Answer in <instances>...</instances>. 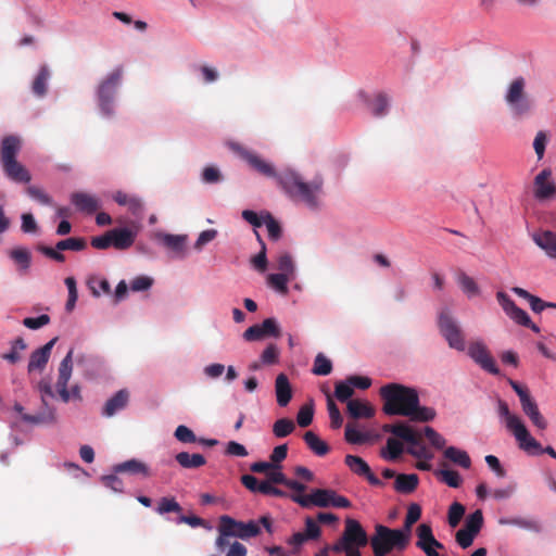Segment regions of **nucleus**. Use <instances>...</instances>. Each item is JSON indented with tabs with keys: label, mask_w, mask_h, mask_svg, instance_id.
<instances>
[{
	"label": "nucleus",
	"mask_w": 556,
	"mask_h": 556,
	"mask_svg": "<svg viewBox=\"0 0 556 556\" xmlns=\"http://www.w3.org/2000/svg\"><path fill=\"white\" fill-rule=\"evenodd\" d=\"M382 410L389 416H405L413 421L427 422L435 417L431 407L419 405V395L414 388L400 383H388L380 388Z\"/></svg>",
	"instance_id": "obj_1"
},
{
	"label": "nucleus",
	"mask_w": 556,
	"mask_h": 556,
	"mask_svg": "<svg viewBox=\"0 0 556 556\" xmlns=\"http://www.w3.org/2000/svg\"><path fill=\"white\" fill-rule=\"evenodd\" d=\"M278 186L292 201L316 208L323 193L324 179L315 176L311 181H305L295 170L285 169L279 174Z\"/></svg>",
	"instance_id": "obj_2"
},
{
	"label": "nucleus",
	"mask_w": 556,
	"mask_h": 556,
	"mask_svg": "<svg viewBox=\"0 0 556 556\" xmlns=\"http://www.w3.org/2000/svg\"><path fill=\"white\" fill-rule=\"evenodd\" d=\"M217 531L218 536L216 538L215 546L218 552L223 553L229 545V538L249 540L257 536L261 533V528L254 520L243 522L228 515H223L218 519Z\"/></svg>",
	"instance_id": "obj_3"
},
{
	"label": "nucleus",
	"mask_w": 556,
	"mask_h": 556,
	"mask_svg": "<svg viewBox=\"0 0 556 556\" xmlns=\"http://www.w3.org/2000/svg\"><path fill=\"white\" fill-rule=\"evenodd\" d=\"M405 534L397 529L383 525L375 526V534L370 538V546L375 556H387L392 551L402 552L409 545Z\"/></svg>",
	"instance_id": "obj_4"
},
{
	"label": "nucleus",
	"mask_w": 556,
	"mask_h": 556,
	"mask_svg": "<svg viewBox=\"0 0 556 556\" xmlns=\"http://www.w3.org/2000/svg\"><path fill=\"white\" fill-rule=\"evenodd\" d=\"M527 83L521 76L513 79L505 93V102L514 117L530 115L534 108L533 99L526 91Z\"/></svg>",
	"instance_id": "obj_5"
},
{
	"label": "nucleus",
	"mask_w": 556,
	"mask_h": 556,
	"mask_svg": "<svg viewBox=\"0 0 556 556\" xmlns=\"http://www.w3.org/2000/svg\"><path fill=\"white\" fill-rule=\"evenodd\" d=\"M383 432L392 433L401 440L407 442L410 446L407 448V453L418 459L430 460L432 454L421 442V434L415 431L412 427L405 422L397 424H386L382 426Z\"/></svg>",
	"instance_id": "obj_6"
},
{
	"label": "nucleus",
	"mask_w": 556,
	"mask_h": 556,
	"mask_svg": "<svg viewBox=\"0 0 556 556\" xmlns=\"http://www.w3.org/2000/svg\"><path fill=\"white\" fill-rule=\"evenodd\" d=\"M37 390L40 393L42 409L35 415L24 413V407L16 403L14 405V410L21 414L22 419L27 424L33 425H41V424H51L55 421V410L53 407H50L47 403V397H54L55 394L53 392L52 386L50 381L46 379H41L37 384Z\"/></svg>",
	"instance_id": "obj_7"
},
{
	"label": "nucleus",
	"mask_w": 556,
	"mask_h": 556,
	"mask_svg": "<svg viewBox=\"0 0 556 556\" xmlns=\"http://www.w3.org/2000/svg\"><path fill=\"white\" fill-rule=\"evenodd\" d=\"M229 148L255 173L266 178H273L278 182L279 174L274 164L262 157L256 152L242 147L240 143L230 142Z\"/></svg>",
	"instance_id": "obj_8"
},
{
	"label": "nucleus",
	"mask_w": 556,
	"mask_h": 556,
	"mask_svg": "<svg viewBox=\"0 0 556 556\" xmlns=\"http://www.w3.org/2000/svg\"><path fill=\"white\" fill-rule=\"evenodd\" d=\"M123 68L116 67L113 70L98 87L99 106L104 115L113 114V100L117 88L122 81Z\"/></svg>",
	"instance_id": "obj_9"
},
{
	"label": "nucleus",
	"mask_w": 556,
	"mask_h": 556,
	"mask_svg": "<svg viewBox=\"0 0 556 556\" xmlns=\"http://www.w3.org/2000/svg\"><path fill=\"white\" fill-rule=\"evenodd\" d=\"M508 383L519 397L522 412L529 417L532 424L541 430L546 429L547 421L539 410L535 400L531 396L527 387L519 382L508 379Z\"/></svg>",
	"instance_id": "obj_10"
},
{
	"label": "nucleus",
	"mask_w": 556,
	"mask_h": 556,
	"mask_svg": "<svg viewBox=\"0 0 556 556\" xmlns=\"http://www.w3.org/2000/svg\"><path fill=\"white\" fill-rule=\"evenodd\" d=\"M438 326L441 334L447 341V344L451 349L460 352L465 351L466 343L463 330L448 312L443 311L440 313Z\"/></svg>",
	"instance_id": "obj_11"
},
{
	"label": "nucleus",
	"mask_w": 556,
	"mask_h": 556,
	"mask_svg": "<svg viewBox=\"0 0 556 556\" xmlns=\"http://www.w3.org/2000/svg\"><path fill=\"white\" fill-rule=\"evenodd\" d=\"M73 350H70L66 356L62 359L59 366V375L56 381V390L62 400V402H70L71 397L80 400V390L78 386L72 387L71 390L67 389V383L72 377L73 371Z\"/></svg>",
	"instance_id": "obj_12"
},
{
	"label": "nucleus",
	"mask_w": 556,
	"mask_h": 556,
	"mask_svg": "<svg viewBox=\"0 0 556 556\" xmlns=\"http://www.w3.org/2000/svg\"><path fill=\"white\" fill-rule=\"evenodd\" d=\"M467 354L483 370L495 376L500 374V369L496 366L494 357L491 355L488 346L482 341L477 340L470 342L468 345Z\"/></svg>",
	"instance_id": "obj_13"
},
{
	"label": "nucleus",
	"mask_w": 556,
	"mask_h": 556,
	"mask_svg": "<svg viewBox=\"0 0 556 556\" xmlns=\"http://www.w3.org/2000/svg\"><path fill=\"white\" fill-rule=\"evenodd\" d=\"M552 176V169L544 168L534 177L533 197L539 202H546L556 198V184Z\"/></svg>",
	"instance_id": "obj_14"
},
{
	"label": "nucleus",
	"mask_w": 556,
	"mask_h": 556,
	"mask_svg": "<svg viewBox=\"0 0 556 556\" xmlns=\"http://www.w3.org/2000/svg\"><path fill=\"white\" fill-rule=\"evenodd\" d=\"M332 494L333 490L330 489H314L311 494L307 495L298 492L292 493L290 494V498L303 508H309L312 506L330 507Z\"/></svg>",
	"instance_id": "obj_15"
},
{
	"label": "nucleus",
	"mask_w": 556,
	"mask_h": 556,
	"mask_svg": "<svg viewBox=\"0 0 556 556\" xmlns=\"http://www.w3.org/2000/svg\"><path fill=\"white\" fill-rule=\"evenodd\" d=\"M416 546L427 556H440L437 549H443L444 545L434 538L430 525L420 523L416 529Z\"/></svg>",
	"instance_id": "obj_16"
},
{
	"label": "nucleus",
	"mask_w": 556,
	"mask_h": 556,
	"mask_svg": "<svg viewBox=\"0 0 556 556\" xmlns=\"http://www.w3.org/2000/svg\"><path fill=\"white\" fill-rule=\"evenodd\" d=\"M342 536L350 546L364 547L368 542L370 543V540H368V535L362 525L352 518H348L345 520V528Z\"/></svg>",
	"instance_id": "obj_17"
},
{
	"label": "nucleus",
	"mask_w": 556,
	"mask_h": 556,
	"mask_svg": "<svg viewBox=\"0 0 556 556\" xmlns=\"http://www.w3.org/2000/svg\"><path fill=\"white\" fill-rule=\"evenodd\" d=\"M345 465L352 472L357 476L366 478V480L374 486H382L383 482L377 478L371 471L369 465L359 456L346 455L344 458Z\"/></svg>",
	"instance_id": "obj_18"
},
{
	"label": "nucleus",
	"mask_w": 556,
	"mask_h": 556,
	"mask_svg": "<svg viewBox=\"0 0 556 556\" xmlns=\"http://www.w3.org/2000/svg\"><path fill=\"white\" fill-rule=\"evenodd\" d=\"M58 341V338L51 339L49 342H47L43 346L35 350L29 357V363L27 366L28 372L33 371H39L41 372L50 358L51 351Z\"/></svg>",
	"instance_id": "obj_19"
},
{
	"label": "nucleus",
	"mask_w": 556,
	"mask_h": 556,
	"mask_svg": "<svg viewBox=\"0 0 556 556\" xmlns=\"http://www.w3.org/2000/svg\"><path fill=\"white\" fill-rule=\"evenodd\" d=\"M513 434L518 441L519 447L529 455L543 454L542 445L540 444L539 441L531 437L525 424H522L516 430H514Z\"/></svg>",
	"instance_id": "obj_20"
},
{
	"label": "nucleus",
	"mask_w": 556,
	"mask_h": 556,
	"mask_svg": "<svg viewBox=\"0 0 556 556\" xmlns=\"http://www.w3.org/2000/svg\"><path fill=\"white\" fill-rule=\"evenodd\" d=\"M266 480L271 484H283L288 489L292 490L294 493H304L306 490V485L292 479H288L286 475L281 471V465L274 464V467L269 469L266 475Z\"/></svg>",
	"instance_id": "obj_21"
},
{
	"label": "nucleus",
	"mask_w": 556,
	"mask_h": 556,
	"mask_svg": "<svg viewBox=\"0 0 556 556\" xmlns=\"http://www.w3.org/2000/svg\"><path fill=\"white\" fill-rule=\"evenodd\" d=\"M22 149V141L17 136L10 135L2 138L0 142L1 165L17 160Z\"/></svg>",
	"instance_id": "obj_22"
},
{
	"label": "nucleus",
	"mask_w": 556,
	"mask_h": 556,
	"mask_svg": "<svg viewBox=\"0 0 556 556\" xmlns=\"http://www.w3.org/2000/svg\"><path fill=\"white\" fill-rule=\"evenodd\" d=\"M71 202L79 212L86 214H93L101 206L100 200L96 195L80 191L71 194Z\"/></svg>",
	"instance_id": "obj_23"
},
{
	"label": "nucleus",
	"mask_w": 556,
	"mask_h": 556,
	"mask_svg": "<svg viewBox=\"0 0 556 556\" xmlns=\"http://www.w3.org/2000/svg\"><path fill=\"white\" fill-rule=\"evenodd\" d=\"M156 238L165 248L172 251L174 256H185L188 240L186 235L157 233Z\"/></svg>",
	"instance_id": "obj_24"
},
{
	"label": "nucleus",
	"mask_w": 556,
	"mask_h": 556,
	"mask_svg": "<svg viewBox=\"0 0 556 556\" xmlns=\"http://www.w3.org/2000/svg\"><path fill=\"white\" fill-rule=\"evenodd\" d=\"M129 401V392L126 389L117 391L112 397H110L102 409V415L105 417H112L117 412L125 408Z\"/></svg>",
	"instance_id": "obj_25"
},
{
	"label": "nucleus",
	"mask_w": 556,
	"mask_h": 556,
	"mask_svg": "<svg viewBox=\"0 0 556 556\" xmlns=\"http://www.w3.org/2000/svg\"><path fill=\"white\" fill-rule=\"evenodd\" d=\"M275 393L280 407H286L290 403L292 399V388L287 375L281 372L276 377Z\"/></svg>",
	"instance_id": "obj_26"
},
{
	"label": "nucleus",
	"mask_w": 556,
	"mask_h": 556,
	"mask_svg": "<svg viewBox=\"0 0 556 556\" xmlns=\"http://www.w3.org/2000/svg\"><path fill=\"white\" fill-rule=\"evenodd\" d=\"M112 235L113 247L117 250H126L130 248L137 237V231L129 228H114L110 230Z\"/></svg>",
	"instance_id": "obj_27"
},
{
	"label": "nucleus",
	"mask_w": 556,
	"mask_h": 556,
	"mask_svg": "<svg viewBox=\"0 0 556 556\" xmlns=\"http://www.w3.org/2000/svg\"><path fill=\"white\" fill-rule=\"evenodd\" d=\"M2 169L15 182H29L31 179L29 172L17 160L2 164Z\"/></svg>",
	"instance_id": "obj_28"
},
{
	"label": "nucleus",
	"mask_w": 556,
	"mask_h": 556,
	"mask_svg": "<svg viewBox=\"0 0 556 556\" xmlns=\"http://www.w3.org/2000/svg\"><path fill=\"white\" fill-rule=\"evenodd\" d=\"M533 241L545 251L548 256H556V231H541L533 235Z\"/></svg>",
	"instance_id": "obj_29"
},
{
	"label": "nucleus",
	"mask_w": 556,
	"mask_h": 556,
	"mask_svg": "<svg viewBox=\"0 0 556 556\" xmlns=\"http://www.w3.org/2000/svg\"><path fill=\"white\" fill-rule=\"evenodd\" d=\"M419 478L416 473H400L394 481V489L402 494H410L418 486Z\"/></svg>",
	"instance_id": "obj_30"
},
{
	"label": "nucleus",
	"mask_w": 556,
	"mask_h": 556,
	"mask_svg": "<svg viewBox=\"0 0 556 556\" xmlns=\"http://www.w3.org/2000/svg\"><path fill=\"white\" fill-rule=\"evenodd\" d=\"M346 407L349 415L355 419L371 418L375 415L374 407L361 400H350Z\"/></svg>",
	"instance_id": "obj_31"
},
{
	"label": "nucleus",
	"mask_w": 556,
	"mask_h": 556,
	"mask_svg": "<svg viewBox=\"0 0 556 556\" xmlns=\"http://www.w3.org/2000/svg\"><path fill=\"white\" fill-rule=\"evenodd\" d=\"M511 291L527 300L530 304V307L531 309L534 312V313H541L543 309H545L546 307H556V304L555 303H551V302H544L543 300H541L540 298L531 294L530 292H528L527 290L520 288V287H514L511 289Z\"/></svg>",
	"instance_id": "obj_32"
},
{
	"label": "nucleus",
	"mask_w": 556,
	"mask_h": 556,
	"mask_svg": "<svg viewBox=\"0 0 556 556\" xmlns=\"http://www.w3.org/2000/svg\"><path fill=\"white\" fill-rule=\"evenodd\" d=\"M176 462L186 469H195L206 464V459L201 454H189L188 452H180L175 456Z\"/></svg>",
	"instance_id": "obj_33"
},
{
	"label": "nucleus",
	"mask_w": 556,
	"mask_h": 556,
	"mask_svg": "<svg viewBox=\"0 0 556 556\" xmlns=\"http://www.w3.org/2000/svg\"><path fill=\"white\" fill-rule=\"evenodd\" d=\"M115 472H129V473H140L143 477H150V471L147 465L137 459H129L124 463L117 464L114 467Z\"/></svg>",
	"instance_id": "obj_34"
},
{
	"label": "nucleus",
	"mask_w": 556,
	"mask_h": 556,
	"mask_svg": "<svg viewBox=\"0 0 556 556\" xmlns=\"http://www.w3.org/2000/svg\"><path fill=\"white\" fill-rule=\"evenodd\" d=\"M421 517V508L418 504H410L403 523V527L399 529L402 534H405L408 542H410L412 528Z\"/></svg>",
	"instance_id": "obj_35"
},
{
	"label": "nucleus",
	"mask_w": 556,
	"mask_h": 556,
	"mask_svg": "<svg viewBox=\"0 0 556 556\" xmlns=\"http://www.w3.org/2000/svg\"><path fill=\"white\" fill-rule=\"evenodd\" d=\"M303 439L308 448L316 455L325 456L329 452V445L323 441L315 432H305Z\"/></svg>",
	"instance_id": "obj_36"
},
{
	"label": "nucleus",
	"mask_w": 556,
	"mask_h": 556,
	"mask_svg": "<svg viewBox=\"0 0 556 556\" xmlns=\"http://www.w3.org/2000/svg\"><path fill=\"white\" fill-rule=\"evenodd\" d=\"M444 457L465 469H469L471 466L468 453L454 446L445 448Z\"/></svg>",
	"instance_id": "obj_37"
},
{
	"label": "nucleus",
	"mask_w": 556,
	"mask_h": 556,
	"mask_svg": "<svg viewBox=\"0 0 556 556\" xmlns=\"http://www.w3.org/2000/svg\"><path fill=\"white\" fill-rule=\"evenodd\" d=\"M457 283L462 291L469 298L480 294V288L477 282L464 271H459L456 276Z\"/></svg>",
	"instance_id": "obj_38"
},
{
	"label": "nucleus",
	"mask_w": 556,
	"mask_h": 556,
	"mask_svg": "<svg viewBox=\"0 0 556 556\" xmlns=\"http://www.w3.org/2000/svg\"><path fill=\"white\" fill-rule=\"evenodd\" d=\"M498 415L505 419L506 427L509 431L516 430L523 422L517 415L510 413L507 403L503 400L497 401Z\"/></svg>",
	"instance_id": "obj_39"
},
{
	"label": "nucleus",
	"mask_w": 556,
	"mask_h": 556,
	"mask_svg": "<svg viewBox=\"0 0 556 556\" xmlns=\"http://www.w3.org/2000/svg\"><path fill=\"white\" fill-rule=\"evenodd\" d=\"M50 77V72L46 65H42L36 76V78L33 81V92L38 96L42 97L47 92V81Z\"/></svg>",
	"instance_id": "obj_40"
},
{
	"label": "nucleus",
	"mask_w": 556,
	"mask_h": 556,
	"mask_svg": "<svg viewBox=\"0 0 556 556\" xmlns=\"http://www.w3.org/2000/svg\"><path fill=\"white\" fill-rule=\"evenodd\" d=\"M483 526V515L480 509L475 510L465 520L463 530L478 535Z\"/></svg>",
	"instance_id": "obj_41"
},
{
	"label": "nucleus",
	"mask_w": 556,
	"mask_h": 556,
	"mask_svg": "<svg viewBox=\"0 0 556 556\" xmlns=\"http://www.w3.org/2000/svg\"><path fill=\"white\" fill-rule=\"evenodd\" d=\"M277 268L280 270V274H286V276L293 278L295 273V265L290 253H279L277 256Z\"/></svg>",
	"instance_id": "obj_42"
},
{
	"label": "nucleus",
	"mask_w": 556,
	"mask_h": 556,
	"mask_svg": "<svg viewBox=\"0 0 556 556\" xmlns=\"http://www.w3.org/2000/svg\"><path fill=\"white\" fill-rule=\"evenodd\" d=\"M332 371V363L323 353L315 357L312 372L317 376H327Z\"/></svg>",
	"instance_id": "obj_43"
},
{
	"label": "nucleus",
	"mask_w": 556,
	"mask_h": 556,
	"mask_svg": "<svg viewBox=\"0 0 556 556\" xmlns=\"http://www.w3.org/2000/svg\"><path fill=\"white\" fill-rule=\"evenodd\" d=\"M156 513L159 515H165L168 513H177L180 514L182 511V508L180 504L175 500V497H162L157 507L155 508Z\"/></svg>",
	"instance_id": "obj_44"
},
{
	"label": "nucleus",
	"mask_w": 556,
	"mask_h": 556,
	"mask_svg": "<svg viewBox=\"0 0 556 556\" xmlns=\"http://www.w3.org/2000/svg\"><path fill=\"white\" fill-rule=\"evenodd\" d=\"M371 439L370 433L361 432L355 429L352 425L345 426V440L351 444H364Z\"/></svg>",
	"instance_id": "obj_45"
},
{
	"label": "nucleus",
	"mask_w": 556,
	"mask_h": 556,
	"mask_svg": "<svg viewBox=\"0 0 556 556\" xmlns=\"http://www.w3.org/2000/svg\"><path fill=\"white\" fill-rule=\"evenodd\" d=\"M255 233L258 242L261 243V251L251 258V263L256 270L264 273L267 269L268 264L266 256V245L261 236L257 232Z\"/></svg>",
	"instance_id": "obj_46"
},
{
	"label": "nucleus",
	"mask_w": 556,
	"mask_h": 556,
	"mask_svg": "<svg viewBox=\"0 0 556 556\" xmlns=\"http://www.w3.org/2000/svg\"><path fill=\"white\" fill-rule=\"evenodd\" d=\"M290 279L286 274L280 273L270 274L267 277L268 285L283 295L288 293V282Z\"/></svg>",
	"instance_id": "obj_47"
},
{
	"label": "nucleus",
	"mask_w": 556,
	"mask_h": 556,
	"mask_svg": "<svg viewBox=\"0 0 556 556\" xmlns=\"http://www.w3.org/2000/svg\"><path fill=\"white\" fill-rule=\"evenodd\" d=\"M295 429L294 422L289 418H280L273 426V432L277 438H285Z\"/></svg>",
	"instance_id": "obj_48"
},
{
	"label": "nucleus",
	"mask_w": 556,
	"mask_h": 556,
	"mask_svg": "<svg viewBox=\"0 0 556 556\" xmlns=\"http://www.w3.org/2000/svg\"><path fill=\"white\" fill-rule=\"evenodd\" d=\"M10 256L17 263L22 270H27L30 266V252L25 248L13 249L10 252Z\"/></svg>",
	"instance_id": "obj_49"
},
{
	"label": "nucleus",
	"mask_w": 556,
	"mask_h": 556,
	"mask_svg": "<svg viewBox=\"0 0 556 556\" xmlns=\"http://www.w3.org/2000/svg\"><path fill=\"white\" fill-rule=\"evenodd\" d=\"M87 247L86 240L84 238H67L64 240H61L56 243L55 248L59 251H81Z\"/></svg>",
	"instance_id": "obj_50"
},
{
	"label": "nucleus",
	"mask_w": 556,
	"mask_h": 556,
	"mask_svg": "<svg viewBox=\"0 0 556 556\" xmlns=\"http://www.w3.org/2000/svg\"><path fill=\"white\" fill-rule=\"evenodd\" d=\"M502 525L516 526L519 528H523L531 531H540V525L533 519L527 518H510V519H502L500 521Z\"/></svg>",
	"instance_id": "obj_51"
},
{
	"label": "nucleus",
	"mask_w": 556,
	"mask_h": 556,
	"mask_svg": "<svg viewBox=\"0 0 556 556\" xmlns=\"http://www.w3.org/2000/svg\"><path fill=\"white\" fill-rule=\"evenodd\" d=\"M402 453L403 444L393 438H389L387 440V452L382 451L381 456L383 458L396 459L402 455Z\"/></svg>",
	"instance_id": "obj_52"
},
{
	"label": "nucleus",
	"mask_w": 556,
	"mask_h": 556,
	"mask_svg": "<svg viewBox=\"0 0 556 556\" xmlns=\"http://www.w3.org/2000/svg\"><path fill=\"white\" fill-rule=\"evenodd\" d=\"M65 285L68 290V298L65 304V309L67 312H72L76 305L77 299H78V292H77V286L76 280L74 277H67L65 278Z\"/></svg>",
	"instance_id": "obj_53"
},
{
	"label": "nucleus",
	"mask_w": 556,
	"mask_h": 556,
	"mask_svg": "<svg viewBox=\"0 0 556 556\" xmlns=\"http://www.w3.org/2000/svg\"><path fill=\"white\" fill-rule=\"evenodd\" d=\"M464 515H465L464 505L458 502H454L448 508V514H447L448 525L452 528L457 527L459 525L462 518L464 517Z\"/></svg>",
	"instance_id": "obj_54"
},
{
	"label": "nucleus",
	"mask_w": 556,
	"mask_h": 556,
	"mask_svg": "<svg viewBox=\"0 0 556 556\" xmlns=\"http://www.w3.org/2000/svg\"><path fill=\"white\" fill-rule=\"evenodd\" d=\"M309 539L305 536L303 532L293 533L288 540L287 544L291 547L290 553L294 556H298L301 552L302 546L308 542Z\"/></svg>",
	"instance_id": "obj_55"
},
{
	"label": "nucleus",
	"mask_w": 556,
	"mask_h": 556,
	"mask_svg": "<svg viewBox=\"0 0 556 556\" xmlns=\"http://www.w3.org/2000/svg\"><path fill=\"white\" fill-rule=\"evenodd\" d=\"M314 417V408L312 404L303 405L296 415V422L300 427L305 428L308 427Z\"/></svg>",
	"instance_id": "obj_56"
},
{
	"label": "nucleus",
	"mask_w": 556,
	"mask_h": 556,
	"mask_svg": "<svg viewBox=\"0 0 556 556\" xmlns=\"http://www.w3.org/2000/svg\"><path fill=\"white\" fill-rule=\"evenodd\" d=\"M264 225L267 228L268 237L271 240H278L281 237V227L279 223L269 214L264 215Z\"/></svg>",
	"instance_id": "obj_57"
},
{
	"label": "nucleus",
	"mask_w": 556,
	"mask_h": 556,
	"mask_svg": "<svg viewBox=\"0 0 556 556\" xmlns=\"http://www.w3.org/2000/svg\"><path fill=\"white\" fill-rule=\"evenodd\" d=\"M327 407L330 417V427L332 429H339L342 426L343 418L338 406L330 396H328Z\"/></svg>",
	"instance_id": "obj_58"
},
{
	"label": "nucleus",
	"mask_w": 556,
	"mask_h": 556,
	"mask_svg": "<svg viewBox=\"0 0 556 556\" xmlns=\"http://www.w3.org/2000/svg\"><path fill=\"white\" fill-rule=\"evenodd\" d=\"M438 475L441 477V480L451 488H459L463 482L462 477L456 470L443 469L440 470Z\"/></svg>",
	"instance_id": "obj_59"
},
{
	"label": "nucleus",
	"mask_w": 556,
	"mask_h": 556,
	"mask_svg": "<svg viewBox=\"0 0 556 556\" xmlns=\"http://www.w3.org/2000/svg\"><path fill=\"white\" fill-rule=\"evenodd\" d=\"M262 328V333L265 337H275L279 338L281 334L280 328L275 318H266L260 325Z\"/></svg>",
	"instance_id": "obj_60"
},
{
	"label": "nucleus",
	"mask_w": 556,
	"mask_h": 556,
	"mask_svg": "<svg viewBox=\"0 0 556 556\" xmlns=\"http://www.w3.org/2000/svg\"><path fill=\"white\" fill-rule=\"evenodd\" d=\"M354 394L352 386L345 381H339L336 383L334 395L340 402H345Z\"/></svg>",
	"instance_id": "obj_61"
},
{
	"label": "nucleus",
	"mask_w": 556,
	"mask_h": 556,
	"mask_svg": "<svg viewBox=\"0 0 556 556\" xmlns=\"http://www.w3.org/2000/svg\"><path fill=\"white\" fill-rule=\"evenodd\" d=\"M27 194L39 202L42 205H51L52 199L49 194H47L41 188H38L36 186H29L27 189Z\"/></svg>",
	"instance_id": "obj_62"
},
{
	"label": "nucleus",
	"mask_w": 556,
	"mask_h": 556,
	"mask_svg": "<svg viewBox=\"0 0 556 556\" xmlns=\"http://www.w3.org/2000/svg\"><path fill=\"white\" fill-rule=\"evenodd\" d=\"M175 438L181 443L198 442V438L195 437L194 432L184 425H180L176 428Z\"/></svg>",
	"instance_id": "obj_63"
},
{
	"label": "nucleus",
	"mask_w": 556,
	"mask_h": 556,
	"mask_svg": "<svg viewBox=\"0 0 556 556\" xmlns=\"http://www.w3.org/2000/svg\"><path fill=\"white\" fill-rule=\"evenodd\" d=\"M388 99L384 94H378L371 103V112L375 116H382L388 110Z\"/></svg>",
	"instance_id": "obj_64"
}]
</instances>
